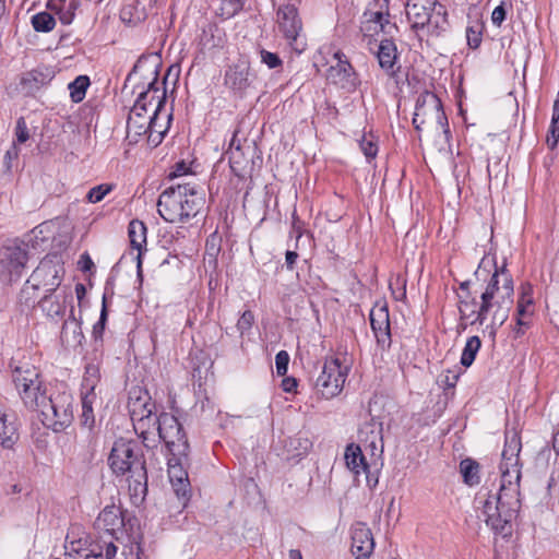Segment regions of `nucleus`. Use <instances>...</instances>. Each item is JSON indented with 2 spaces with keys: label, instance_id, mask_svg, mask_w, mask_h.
I'll return each mask as SVG.
<instances>
[{
  "label": "nucleus",
  "instance_id": "22",
  "mask_svg": "<svg viewBox=\"0 0 559 559\" xmlns=\"http://www.w3.org/2000/svg\"><path fill=\"white\" fill-rule=\"evenodd\" d=\"M376 56L379 62L380 68L389 75L394 76L396 74L397 68V48L393 39L391 38H382L379 41L378 49L376 51Z\"/></svg>",
  "mask_w": 559,
  "mask_h": 559
},
{
  "label": "nucleus",
  "instance_id": "5",
  "mask_svg": "<svg viewBox=\"0 0 559 559\" xmlns=\"http://www.w3.org/2000/svg\"><path fill=\"white\" fill-rule=\"evenodd\" d=\"M12 380L24 405L33 413V419L58 416L57 408L46 394L40 372L29 364L12 367Z\"/></svg>",
  "mask_w": 559,
  "mask_h": 559
},
{
  "label": "nucleus",
  "instance_id": "39",
  "mask_svg": "<svg viewBox=\"0 0 559 559\" xmlns=\"http://www.w3.org/2000/svg\"><path fill=\"white\" fill-rule=\"evenodd\" d=\"M97 382H98V368L93 365L87 366L85 369L83 381H82V390L95 391Z\"/></svg>",
  "mask_w": 559,
  "mask_h": 559
},
{
  "label": "nucleus",
  "instance_id": "30",
  "mask_svg": "<svg viewBox=\"0 0 559 559\" xmlns=\"http://www.w3.org/2000/svg\"><path fill=\"white\" fill-rule=\"evenodd\" d=\"M546 142L548 147L551 150H554L559 142V91L557 92L556 99L552 105V117Z\"/></svg>",
  "mask_w": 559,
  "mask_h": 559
},
{
  "label": "nucleus",
  "instance_id": "47",
  "mask_svg": "<svg viewBox=\"0 0 559 559\" xmlns=\"http://www.w3.org/2000/svg\"><path fill=\"white\" fill-rule=\"evenodd\" d=\"M289 355L286 350H280L275 356L276 373L285 376L288 370Z\"/></svg>",
  "mask_w": 559,
  "mask_h": 559
},
{
  "label": "nucleus",
  "instance_id": "28",
  "mask_svg": "<svg viewBox=\"0 0 559 559\" xmlns=\"http://www.w3.org/2000/svg\"><path fill=\"white\" fill-rule=\"evenodd\" d=\"M393 404L386 397L382 395H374L369 401L368 414L370 419H384L390 416L391 413L388 411Z\"/></svg>",
  "mask_w": 559,
  "mask_h": 559
},
{
  "label": "nucleus",
  "instance_id": "19",
  "mask_svg": "<svg viewBox=\"0 0 559 559\" xmlns=\"http://www.w3.org/2000/svg\"><path fill=\"white\" fill-rule=\"evenodd\" d=\"M370 324L378 345L390 348L392 338L390 330V317L386 306H376L370 311Z\"/></svg>",
  "mask_w": 559,
  "mask_h": 559
},
{
  "label": "nucleus",
  "instance_id": "11",
  "mask_svg": "<svg viewBox=\"0 0 559 559\" xmlns=\"http://www.w3.org/2000/svg\"><path fill=\"white\" fill-rule=\"evenodd\" d=\"M347 377V367H342L338 358L325 360L321 373L314 382L318 394L331 399L341 393Z\"/></svg>",
  "mask_w": 559,
  "mask_h": 559
},
{
  "label": "nucleus",
  "instance_id": "25",
  "mask_svg": "<svg viewBox=\"0 0 559 559\" xmlns=\"http://www.w3.org/2000/svg\"><path fill=\"white\" fill-rule=\"evenodd\" d=\"M64 298V290H60L59 293H46L38 305L48 317H60L66 311Z\"/></svg>",
  "mask_w": 559,
  "mask_h": 559
},
{
  "label": "nucleus",
  "instance_id": "17",
  "mask_svg": "<svg viewBox=\"0 0 559 559\" xmlns=\"http://www.w3.org/2000/svg\"><path fill=\"white\" fill-rule=\"evenodd\" d=\"M337 63L330 67L329 79L343 90L353 92L359 84L358 75L342 51L334 53Z\"/></svg>",
  "mask_w": 559,
  "mask_h": 559
},
{
  "label": "nucleus",
  "instance_id": "21",
  "mask_svg": "<svg viewBox=\"0 0 559 559\" xmlns=\"http://www.w3.org/2000/svg\"><path fill=\"white\" fill-rule=\"evenodd\" d=\"M251 82L250 66L247 61H239L229 67L225 73V84L235 93L242 94Z\"/></svg>",
  "mask_w": 559,
  "mask_h": 559
},
{
  "label": "nucleus",
  "instance_id": "41",
  "mask_svg": "<svg viewBox=\"0 0 559 559\" xmlns=\"http://www.w3.org/2000/svg\"><path fill=\"white\" fill-rule=\"evenodd\" d=\"M359 147L368 159L374 158L378 154V145L373 141L372 136L368 138L364 135L362 139L359 141Z\"/></svg>",
  "mask_w": 559,
  "mask_h": 559
},
{
  "label": "nucleus",
  "instance_id": "3",
  "mask_svg": "<svg viewBox=\"0 0 559 559\" xmlns=\"http://www.w3.org/2000/svg\"><path fill=\"white\" fill-rule=\"evenodd\" d=\"M109 466L117 476L128 474V488L132 502L140 504L147 495V472L141 449L132 441L118 440L108 457Z\"/></svg>",
  "mask_w": 559,
  "mask_h": 559
},
{
  "label": "nucleus",
  "instance_id": "16",
  "mask_svg": "<svg viewBox=\"0 0 559 559\" xmlns=\"http://www.w3.org/2000/svg\"><path fill=\"white\" fill-rule=\"evenodd\" d=\"M534 312L533 286L530 283H523L520 286V295L516 305L515 326L513 329L515 337L522 336L525 330L530 328Z\"/></svg>",
  "mask_w": 559,
  "mask_h": 559
},
{
  "label": "nucleus",
  "instance_id": "57",
  "mask_svg": "<svg viewBox=\"0 0 559 559\" xmlns=\"http://www.w3.org/2000/svg\"><path fill=\"white\" fill-rule=\"evenodd\" d=\"M79 263L81 265L82 271H88L94 265V263H93L92 259L88 257V254L81 255Z\"/></svg>",
  "mask_w": 559,
  "mask_h": 559
},
{
  "label": "nucleus",
  "instance_id": "58",
  "mask_svg": "<svg viewBox=\"0 0 559 559\" xmlns=\"http://www.w3.org/2000/svg\"><path fill=\"white\" fill-rule=\"evenodd\" d=\"M459 379V376L456 373H450L444 377V380H441L445 386L448 388H454L456 384V381Z\"/></svg>",
  "mask_w": 559,
  "mask_h": 559
},
{
  "label": "nucleus",
  "instance_id": "35",
  "mask_svg": "<svg viewBox=\"0 0 559 559\" xmlns=\"http://www.w3.org/2000/svg\"><path fill=\"white\" fill-rule=\"evenodd\" d=\"M480 346L481 342L478 336L475 335L467 338L461 356L462 366L469 367L474 362Z\"/></svg>",
  "mask_w": 559,
  "mask_h": 559
},
{
  "label": "nucleus",
  "instance_id": "63",
  "mask_svg": "<svg viewBox=\"0 0 559 559\" xmlns=\"http://www.w3.org/2000/svg\"><path fill=\"white\" fill-rule=\"evenodd\" d=\"M554 449L559 454V430L554 436Z\"/></svg>",
  "mask_w": 559,
  "mask_h": 559
},
{
  "label": "nucleus",
  "instance_id": "37",
  "mask_svg": "<svg viewBox=\"0 0 559 559\" xmlns=\"http://www.w3.org/2000/svg\"><path fill=\"white\" fill-rule=\"evenodd\" d=\"M97 396L95 391L82 390V417L83 419H94L93 404Z\"/></svg>",
  "mask_w": 559,
  "mask_h": 559
},
{
  "label": "nucleus",
  "instance_id": "54",
  "mask_svg": "<svg viewBox=\"0 0 559 559\" xmlns=\"http://www.w3.org/2000/svg\"><path fill=\"white\" fill-rule=\"evenodd\" d=\"M298 253L296 251L287 250L285 253V265L286 269L293 271L295 269Z\"/></svg>",
  "mask_w": 559,
  "mask_h": 559
},
{
  "label": "nucleus",
  "instance_id": "59",
  "mask_svg": "<svg viewBox=\"0 0 559 559\" xmlns=\"http://www.w3.org/2000/svg\"><path fill=\"white\" fill-rule=\"evenodd\" d=\"M187 171L186 165L183 163H179L176 165L175 170L169 175L170 178L180 177L185 175Z\"/></svg>",
  "mask_w": 559,
  "mask_h": 559
},
{
  "label": "nucleus",
  "instance_id": "53",
  "mask_svg": "<svg viewBox=\"0 0 559 559\" xmlns=\"http://www.w3.org/2000/svg\"><path fill=\"white\" fill-rule=\"evenodd\" d=\"M292 233L296 236L298 240L302 236V222L296 214V211L293 213V223H292Z\"/></svg>",
  "mask_w": 559,
  "mask_h": 559
},
{
  "label": "nucleus",
  "instance_id": "40",
  "mask_svg": "<svg viewBox=\"0 0 559 559\" xmlns=\"http://www.w3.org/2000/svg\"><path fill=\"white\" fill-rule=\"evenodd\" d=\"M75 10H76L75 1H71L68 5H63V7L59 8L57 11V14L59 16L60 22L63 25H70L74 20Z\"/></svg>",
  "mask_w": 559,
  "mask_h": 559
},
{
  "label": "nucleus",
  "instance_id": "13",
  "mask_svg": "<svg viewBox=\"0 0 559 559\" xmlns=\"http://www.w3.org/2000/svg\"><path fill=\"white\" fill-rule=\"evenodd\" d=\"M168 477L178 500L186 507L191 497V485L188 476L189 454L168 456Z\"/></svg>",
  "mask_w": 559,
  "mask_h": 559
},
{
  "label": "nucleus",
  "instance_id": "24",
  "mask_svg": "<svg viewBox=\"0 0 559 559\" xmlns=\"http://www.w3.org/2000/svg\"><path fill=\"white\" fill-rule=\"evenodd\" d=\"M146 226L143 222L138 219H132L128 226V234L130 238V243L133 249L138 250L136 254V267L139 275L141 274L142 266V252L146 250Z\"/></svg>",
  "mask_w": 559,
  "mask_h": 559
},
{
  "label": "nucleus",
  "instance_id": "29",
  "mask_svg": "<svg viewBox=\"0 0 559 559\" xmlns=\"http://www.w3.org/2000/svg\"><path fill=\"white\" fill-rule=\"evenodd\" d=\"M485 29V22L477 17L471 20L466 27V40L467 45L472 49H477L483 40V33Z\"/></svg>",
  "mask_w": 559,
  "mask_h": 559
},
{
  "label": "nucleus",
  "instance_id": "7",
  "mask_svg": "<svg viewBox=\"0 0 559 559\" xmlns=\"http://www.w3.org/2000/svg\"><path fill=\"white\" fill-rule=\"evenodd\" d=\"M95 528L99 531V538L90 546V548L82 549L81 542H74L75 548L82 554L85 551L94 550V555L98 559L105 556L106 559L115 558L119 543L124 536V515L120 507L111 504L105 507L95 520Z\"/></svg>",
  "mask_w": 559,
  "mask_h": 559
},
{
  "label": "nucleus",
  "instance_id": "50",
  "mask_svg": "<svg viewBox=\"0 0 559 559\" xmlns=\"http://www.w3.org/2000/svg\"><path fill=\"white\" fill-rule=\"evenodd\" d=\"M131 426L133 427L134 431L142 438L143 441H148L151 439V435H154V431H148L145 429L146 424H150V421H130Z\"/></svg>",
  "mask_w": 559,
  "mask_h": 559
},
{
  "label": "nucleus",
  "instance_id": "27",
  "mask_svg": "<svg viewBox=\"0 0 559 559\" xmlns=\"http://www.w3.org/2000/svg\"><path fill=\"white\" fill-rule=\"evenodd\" d=\"M345 462L347 467L357 475L360 473V471L367 472L369 468L360 447L354 443H350L346 447Z\"/></svg>",
  "mask_w": 559,
  "mask_h": 559
},
{
  "label": "nucleus",
  "instance_id": "43",
  "mask_svg": "<svg viewBox=\"0 0 559 559\" xmlns=\"http://www.w3.org/2000/svg\"><path fill=\"white\" fill-rule=\"evenodd\" d=\"M106 321H107V306H106V297L104 296L103 297V307H102L99 319L93 326V335H94L95 340L102 338L104 330H105Z\"/></svg>",
  "mask_w": 559,
  "mask_h": 559
},
{
  "label": "nucleus",
  "instance_id": "46",
  "mask_svg": "<svg viewBox=\"0 0 559 559\" xmlns=\"http://www.w3.org/2000/svg\"><path fill=\"white\" fill-rule=\"evenodd\" d=\"M29 138L26 121L23 117H20L16 121L15 127V141L13 143L23 144Z\"/></svg>",
  "mask_w": 559,
  "mask_h": 559
},
{
  "label": "nucleus",
  "instance_id": "61",
  "mask_svg": "<svg viewBox=\"0 0 559 559\" xmlns=\"http://www.w3.org/2000/svg\"><path fill=\"white\" fill-rule=\"evenodd\" d=\"M296 385H297V383H296L295 379L288 378V379L283 380V388L287 392H290L293 390V388H295Z\"/></svg>",
  "mask_w": 559,
  "mask_h": 559
},
{
  "label": "nucleus",
  "instance_id": "56",
  "mask_svg": "<svg viewBox=\"0 0 559 559\" xmlns=\"http://www.w3.org/2000/svg\"><path fill=\"white\" fill-rule=\"evenodd\" d=\"M379 21H386V12L377 11L370 13V17L368 20L369 23L378 24Z\"/></svg>",
  "mask_w": 559,
  "mask_h": 559
},
{
  "label": "nucleus",
  "instance_id": "12",
  "mask_svg": "<svg viewBox=\"0 0 559 559\" xmlns=\"http://www.w3.org/2000/svg\"><path fill=\"white\" fill-rule=\"evenodd\" d=\"M26 245L14 241L4 247L0 259V277L2 282L17 281L28 260Z\"/></svg>",
  "mask_w": 559,
  "mask_h": 559
},
{
  "label": "nucleus",
  "instance_id": "45",
  "mask_svg": "<svg viewBox=\"0 0 559 559\" xmlns=\"http://www.w3.org/2000/svg\"><path fill=\"white\" fill-rule=\"evenodd\" d=\"M254 323V314L251 310H246L242 312L241 317L238 319L237 322V330L239 331L240 335H243L245 332L249 331L252 328V324Z\"/></svg>",
  "mask_w": 559,
  "mask_h": 559
},
{
  "label": "nucleus",
  "instance_id": "6",
  "mask_svg": "<svg viewBox=\"0 0 559 559\" xmlns=\"http://www.w3.org/2000/svg\"><path fill=\"white\" fill-rule=\"evenodd\" d=\"M158 93L157 71H155L154 78L148 83L147 88L139 94L129 112L127 121V139L131 144L138 143L142 138H146L147 144L152 147H156L162 143L165 136V129L154 128V116H152L151 107L148 105L151 96Z\"/></svg>",
  "mask_w": 559,
  "mask_h": 559
},
{
  "label": "nucleus",
  "instance_id": "18",
  "mask_svg": "<svg viewBox=\"0 0 559 559\" xmlns=\"http://www.w3.org/2000/svg\"><path fill=\"white\" fill-rule=\"evenodd\" d=\"M127 407L130 419H148L153 414L155 404L145 389L133 386L129 391Z\"/></svg>",
  "mask_w": 559,
  "mask_h": 559
},
{
  "label": "nucleus",
  "instance_id": "64",
  "mask_svg": "<svg viewBox=\"0 0 559 559\" xmlns=\"http://www.w3.org/2000/svg\"><path fill=\"white\" fill-rule=\"evenodd\" d=\"M290 559H302L299 550L293 549L289 551Z\"/></svg>",
  "mask_w": 559,
  "mask_h": 559
},
{
  "label": "nucleus",
  "instance_id": "33",
  "mask_svg": "<svg viewBox=\"0 0 559 559\" xmlns=\"http://www.w3.org/2000/svg\"><path fill=\"white\" fill-rule=\"evenodd\" d=\"M460 471L465 484L473 486L479 483V464L476 461L472 459L461 461Z\"/></svg>",
  "mask_w": 559,
  "mask_h": 559
},
{
  "label": "nucleus",
  "instance_id": "20",
  "mask_svg": "<svg viewBox=\"0 0 559 559\" xmlns=\"http://www.w3.org/2000/svg\"><path fill=\"white\" fill-rule=\"evenodd\" d=\"M371 530L365 523H356L352 530V551L357 559L367 558L373 551Z\"/></svg>",
  "mask_w": 559,
  "mask_h": 559
},
{
  "label": "nucleus",
  "instance_id": "36",
  "mask_svg": "<svg viewBox=\"0 0 559 559\" xmlns=\"http://www.w3.org/2000/svg\"><path fill=\"white\" fill-rule=\"evenodd\" d=\"M32 25L36 32H50L56 26L55 17L48 12H39L32 17Z\"/></svg>",
  "mask_w": 559,
  "mask_h": 559
},
{
  "label": "nucleus",
  "instance_id": "51",
  "mask_svg": "<svg viewBox=\"0 0 559 559\" xmlns=\"http://www.w3.org/2000/svg\"><path fill=\"white\" fill-rule=\"evenodd\" d=\"M249 145L247 140L239 139V131L235 130L233 133V138L229 143V150H246V146Z\"/></svg>",
  "mask_w": 559,
  "mask_h": 559
},
{
  "label": "nucleus",
  "instance_id": "26",
  "mask_svg": "<svg viewBox=\"0 0 559 559\" xmlns=\"http://www.w3.org/2000/svg\"><path fill=\"white\" fill-rule=\"evenodd\" d=\"M166 103V90L165 87L163 90L159 88V93L156 95H152L148 102V105L151 107L152 116H154V122L155 129H165V133L168 130L171 115L165 114L164 121L159 122L162 110L164 109Z\"/></svg>",
  "mask_w": 559,
  "mask_h": 559
},
{
  "label": "nucleus",
  "instance_id": "32",
  "mask_svg": "<svg viewBox=\"0 0 559 559\" xmlns=\"http://www.w3.org/2000/svg\"><path fill=\"white\" fill-rule=\"evenodd\" d=\"M285 447L287 448V452L290 454L289 459L302 457L311 449L312 442L306 437H296L289 438Z\"/></svg>",
  "mask_w": 559,
  "mask_h": 559
},
{
  "label": "nucleus",
  "instance_id": "38",
  "mask_svg": "<svg viewBox=\"0 0 559 559\" xmlns=\"http://www.w3.org/2000/svg\"><path fill=\"white\" fill-rule=\"evenodd\" d=\"M112 189L114 185L110 183L95 186L88 191L86 199L91 203H98L103 201L104 198L112 191Z\"/></svg>",
  "mask_w": 559,
  "mask_h": 559
},
{
  "label": "nucleus",
  "instance_id": "44",
  "mask_svg": "<svg viewBox=\"0 0 559 559\" xmlns=\"http://www.w3.org/2000/svg\"><path fill=\"white\" fill-rule=\"evenodd\" d=\"M261 62L267 66L270 69H276L282 66L280 56L275 52H271L266 49L260 50Z\"/></svg>",
  "mask_w": 559,
  "mask_h": 559
},
{
  "label": "nucleus",
  "instance_id": "42",
  "mask_svg": "<svg viewBox=\"0 0 559 559\" xmlns=\"http://www.w3.org/2000/svg\"><path fill=\"white\" fill-rule=\"evenodd\" d=\"M243 7V3L241 0H222V15H225L226 17H231L236 13H238Z\"/></svg>",
  "mask_w": 559,
  "mask_h": 559
},
{
  "label": "nucleus",
  "instance_id": "62",
  "mask_svg": "<svg viewBox=\"0 0 559 559\" xmlns=\"http://www.w3.org/2000/svg\"><path fill=\"white\" fill-rule=\"evenodd\" d=\"M377 26H379L380 31H382V32H385L386 26H391L390 14L388 11H386V21H379Z\"/></svg>",
  "mask_w": 559,
  "mask_h": 559
},
{
  "label": "nucleus",
  "instance_id": "1",
  "mask_svg": "<svg viewBox=\"0 0 559 559\" xmlns=\"http://www.w3.org/2000/svg\"><path fill=\"white\" fill-rule=\"evenodd\" d=\"M520 421H507L504 448L500 463L501 483L499 490L491 492L481 488L474 504L486 525L495 534L503 537L511 535L512 522L521 509L520 480L521 465L519 454L522 449Z\"/></svg>",
  "mask_w": 559,
  "mask_h": 559
},
{
  "label": "nucleus",
  "instance_id": "8",
  "mask_svg": "<svg viewBox=\"0 0 559 559\" xmlns=\"http://www.w3.org/2000/svg\"><path fill=\"white\" fill-rule=\"evenodd\" d=\"M299 3L300 0H283L277 4L275 13L278 33L297 55H301L307 48L304 24L298 9Z\"/></svg>",
  "mask_w": 559,
  "mask_h": 559
},
{
  "label": "nucleus",
  "instance_id": "48",
  "mask_svg": "<svg viewBox=\"0 0 559 559\" xmlns=\"http://www.w3.org/2000/svg\"><path fill=\"white\" fill-rule=\"evenodd\" d=\"M50 80V74H45L40 69L33 70L23 79V82H34L36 86L45 84Z\"/></svg>",
  "mask_w": 559,
  "mask_h": 559
},
{
  "label": "nucleus",
  "instance_id": "60",
  "mask_svg": "<svg viewBox=\"0 0 559 559\" xmlns=\"http://www.w3.org/2000/svg\"><path fill=\"white\" fill-rule=\"evenodd\" d=\"M47 428L52 429L55 432L61 431L67 428L66 421H51V425H47Z\"/></svg>",
  "mask_w": 559,
  "mask_h": 559
},
{
  "label": "nucleus",
  "instance_id": "2",
  "mask_svg": "<svg viewBox=\"0 0 559 559\" xmlns=\"http://www.w3.org/2000/svg\"><path fill=\"white\" fill-rule=\"evenodd\" d=\"M513 280L508 273L506 265L501 270H496L488 282L485 292L480 296V306L476 310V301H461L460 312L463 317L475 316L472 324L483 325L490 311L491 321L487 325L490 334L496 335L497 330L504 324L509 318L510 309L513 305Z\"/></svg>",
  "mask_w": 559,
  "mask_h": 559
},
{
  "label": "nucleus",
  "instance_id": "31",
  "mask_svg": "<svg viewBox=\"0 0 559 559\" xmlns=\"http://www.w3.org/2000/svg\"><path fill=\"white\" fill-rule=\"evenodd\" d=\"M17 421H0V443L11 449L19 440Z\"/></svg>",
  "mask_w": 559,
  "mask_h": 559
},
{
  "label": "nucleus",
  "instance_id": "15",
  "mask_svg": "<svg viewBox=\"0 0 559 559\" xmlns=\"http://www.w3.org/2000/svg\"><path fill=\"white\" fill-rule=\"evenodd\" d=\"M405 11L407 20L415 31L429 27L433 12L443 15L444 19L447 15L444 7L438 0H406Z\"/></svg>",
  "mask_w": 559,
  "mask_h": 559
},
{
  "label": "nucleus",
  "instance_id": "49",
  "mask_svg": "<svg viewBox=\"0 0 559 559\" xmlns=\"http://www.w3.org/2000/svg\"><path fill=\"white\" fill-rule=\"evenodd\" d=\"M507 17V3L502 1L498 7H496L491 13V22L496 26H501Z\"/></svg>",
  "mask_w": 559,
  "mask_h": 559
},
{
  "label": "nucleus",
  "instance_id": "23",
  "mask_svg": "<svg viewBox=\"0 0 559 559\" xmlns=\"http://www.w3.org/2000/svg\"><path fill=\"white\" fill-rule=\"evenodd\" d=\"M254 148L251 145H247L246 150H228L229 166L233 174L238 178H246L250 175L253 162Z\"/></svg>",
  "mask_w": 559,
  "mask_h": 559
},
{
  "label": "nucleus",
  "instance_id": "14",
  "mask_svg": "<svg viewBox=\"0 0 559 559\" xmlns=\"http://www.w3.org/2000/svg\"><path fill=\"white\" fill-rule=\"evenodd\" d=\"M153 430L164 441L169 455L189 454V442L181 421H153Z\"/></svg>",
  "mask_w": 559,
  "mask_h": 559
},
{
  "label": "nucleus",
  "instance_id": "10",
  "mask_svg": "<svg viewBox=\"0 0 559 559\" xmlns=\"http://www.w3.org/2000/svg\"><path fill=\"white\" fill-rule=\"evenodd\" d=\"M64 274L63 264L57 254L46 255L27 280L34 289L56 293Z\"/></svg>",
  "mask_w": 559,
  "mask_h": 559
},
{
  "label": "nucleus",
  "instance_id": "55",
  "mask_svg": "<svg viewBox=\"0 0 559 559\" xmlns=\"http://www.w3.org/2000/svg\"><path fill=\"white\" fill-rule=\"evenodd\" d=\"M20 150L16 143H13L12 146L5 153V160L8 163V167H10V163L12 159H16L19 156Z\"/></svg>",
  "mask_w": 559,
  "mask_h": 559
},
{
  "label": "nucleus",
  "instance_id": "52",
  "mask_svg": "<svg viewBox=\"0 0 559 559\" xmlns=\"http://www.w3.org/2000/svg\"><path fill=\"white\" fill-rule=\"evenodd\" d=\"M361 430L370 431L371 433H377L380 439H382V421H365Z\"/></svg>",
  "mask_w": 559,
  "mask_h": 559
},
{
  "label": "nucleus",
  "instance_id": "9",
  "mask_svg": "<svg viewBox=\"0 0 559 559\" xmlns=\"http://www.w3.org/2000/svg\"><path fill=\"white\" fill-rule=\"evenodd\" d=\"M413 124L417 131H420L425 124H436L437 129H443V133L448 135V118L443 111L440 98L430 92L423 93L415 107Z\"/></svg>",
  "mask_w": 559,
  "mask_h": 559
},
{
  "label": "nucleus",
  "instance_id": "4",
  "mask_svg": "<svg viewBox=\"0 0 559 559\" xmlns=\"http://www.w3.org/2000/svg\"><path fill=\"white\" fill-rule=\"evenodd\" d=\"M205 203L201 186L192 182L178 183L165 189L157 201L160 217L173 224H186L195 217Z\"/></svg>",
  "mask_w": 559,
  "mask_h": 559
},
{
  "label": "nucleus",
  "instance_id": "34",
  "mask_svg": "<svg viewBox=\"0 0 559 559\" xmlns=\"http://www.w3.org/2000/svg\"><path fill=\"white\" fill-rule=\"evenodd\" d=\"M90 86V79L87 75H79L74 81L69 83L70 97L72 102L80 103L84 99L87 87Z\"/></svg>",
  "mask_w": 559,
  "mask_h": 559
}]
</instances>
